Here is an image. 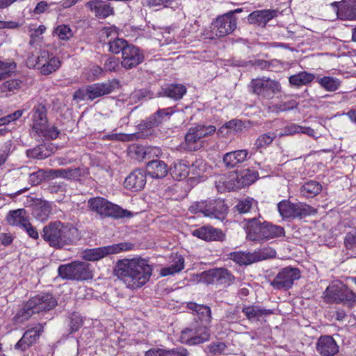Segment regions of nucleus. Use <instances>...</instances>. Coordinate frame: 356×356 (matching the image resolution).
<instances>
[{"instance_id":"nucleus-1","label":"nucleus","mask_w":356,"mask_h":356,"mask_svg":"<svg viewBox=\"0 0 356 356\" xmlns=\"http://www.w3.org/2000/svg\"><path fill=\"white\" fill-rule=\"evenodd\" d=\"M114 273L127 287L136 289L142 287L149 281L152 268L145 259H125L116 263Z\"/></svg>"},{"instance_id":"nucleus-2","label":"nucleus","mask_w":356,"mask_h":356,"mask_svg":"<svg viewBox=\"0 0 356 356\" xmlns=\"http://www.w3.org/2000/svg\"><path fill=\"white\" fill-rule=\"evenodd\" d=\"M42 237L51 247L58 249L72 245L79 239L76 227L60 221L51 222L44 226Z\"/></svg>"},{"instance_id":"nucleus-3","label":"nucleus","mask_w":356,"mask_h":356,"mask_svg":"<svg viewBox=\"0 0 356 356\" xmlns=\"http://www.w3.org/2000/svg\"><path fill=\"white\" fill-rule=\"evenodd\" d=\"M258 216L246 220V234L250 241L261 242L284 236L285 230L283 227L267 221L261 222L260 214Z\"/></svg>"},{"instance_id":"nucleus-4","label":"nucleus","mask_w":356,"mask_h":356,"mask_svg":"<svg viewBox=\"0 0 356 356\" xmlns=\"http://www.w3.org/2000/svg\"><path fill=\"white\" fill-rule=\"evenodd\" d=\"M56 300L51 293H42L31 298L15 316L17 323L28 320L33 314L47 312L54 308Z\"/></svg>"},{"instance_id":"nucleus-5","label":"nucleus","mask_w":356,"mask_h":356,"mask_svg":"<svg viewBox=\"0 0 356 356\" xmlns=\"http://www.w3.org/2000/svg\"><path fill=\"white\" fill-rule=\"evenodd\" d=\"M214 126L197 124L191 127L185 135L184 142L181 147L186 151H197L204 146V138L215 133Z\"/></svg>"},{"instance_id":"nucleus-6","label":"nucleus","mask_w":356,"mask_h":356,"mask_svg":"<svg viewBox=\"0 0 356 356\" xmlns=\"http://www.w3.org/2000/svg\"><path fill=\"white\" fill-rule=\"evenodd\" d=\"M58 275L63 280L83 281L93 277L90 264L84 261H73L60 265L58 268Z\"/></svg>"},{"instance_id":"nucleus-7","label":"nucleus","mask_w":356,"mask_h":356,"mask_svg":"<svg viewBox=\"0 0 356 356\" xmlns=\"http://www.w3.org/2000/svg\"><path fill=\"white\" fill-rule=\"evenodd\" d=\"M88 207L90 210L104 217L120 218L131 216L129 211L122 209L118 205L113 204L102 197L90 198L88 201Z\"/></svg>"},{"instance_id":"nucleus-8","label":"nucleus","mask_w":356,"mask_h":356,"mask_svg":"<svg viewBox=\"0 0 356 356\" xmlns=\"http://www.w3.org/2000/svg\"><path fill=\"white\" fill-rule=\"evenodd\" d=\"M192 213H202L211 218L223 219L227 211V206L222 200H210L193 202L189 207Z\"/></svg>"},{"instance_id":"nucleus-9","label":"nucleus","mask_w":356,"mask_h":356,"mask_svg":"<svg viewBox=\"0 0 356 356\" xmlns=\"http://www.w3.org/2000/svg\"><path fill=\"white\" fill-rule=\"evenodd\" d=\"M120 86L119 80L113 79L102 83H97L88 85L85 89H79L74 92V97L83 99H95L97 97L108 95L114 90L118 88Z\"/></svg>"},{"instance_id":"nucleus-10","label":"nucleus","mask_w":356,"mask_h":356,"mask_svg":"<svg viewBox=\"0 0 356 356\" xmlns=\"http://www.w3.org/2000/svg\"><path fill=\"white\" fill-rule=\"evenodd\" d=\"M277 209L282 218L302 219L316 213V210L302 202L293 203L282 200L277 204Z\"/></svg>"},{"instance_id":"nucleus-11","label":"nucleus","mask_w":356,"mask_h":356,"mask_svg":"<svg viewBox=\"0 0 356 356\" xmlns=\"http://www.w3.org/2000/svg\"><path fill=\"white\" fill-rule=\"evenodd\" d=\"M250 86L252 93L265 99H273L282 90L278 81L266 77L252 79Z\"/></svg>"},{"instance_id":"nucleus-12","label":"nucleus","mask_w":356,"mask_h":356,"mask_svg":"<svg viewBox=\"0 0 356 356\" xmlns=\"http://www.w3.org/2000/svg\"><path fill=\"white\" fill-rule=\"evenodd\" d=\"M276 251L270 247H266L252 252H235L230 254V259L240 266L250 265L262 260L274 258Z\"/></svg>"},{"instance_id":"nucleus-13","label":"nucleus","mask_w":356,"mask_h":356,"mask_svg":"<svg viewBox=\"0 0 356 356\" xmlns=\"http://www.w3.org/2000/svg\"><path fill=\"white\" fill-rule=\"evenodd\" d=\"M134 245L129 242H123L97 248L86 249L82 253L83 259L90 261H95L113 254H117L122 251L133 249Z\"/></svg>"},{"instance_id":"nucleus-14","label":"nucleus","mask_w":356,"mask_h":356,"mask_svg":"<svg viewBox=\"0 0 356 356\" xmlns=\"http://www.w3.org/2000/svg\"><path fill=\"white\" fill-rule=\"evenodd\" d=\"M209 337L210 332L206 326L194 324L181 331L179 341L187 346H195L208 341Z\"/></svg>"},{"instance_id":"nucleus-15","label":"nucleus","mask_w":356,"mask_h":356,"mask_svg":"<svg viewBox=\"0 0 356 356\" xmlns=\"http://www.w3.org/2000/svg\"><path fill=\"white\" fill-rule=\"evenodd\" d=\"M300 277V271L298 268L287 266L282 268L270 282V285L277 290L286 291L292 287L296 280Z\"/></svg>"},{"instance_id":"nucleus-16","label":"nucleus","mask_w":356,"mask_h":356,"mask_svg":"<svg viewBox=\"0 0 356 356\" xmlns=\"http://www.w3.org/2000/svg\"><path fill=\"white\" fill-rule=\"evenodd\" d=\"M212 31L218 38L233 33L237 27V18L227 13L218 16L212 24Z\"/></svg>"},{"instance_id":"nucleus-17","label":"nucleus","mask_w":356,"mask_h":356,"mask_svg":"<svg viewBox=\"0 0 356 356\" xmlns=\"http://www.w3.org/2000/svg\"><path fill=\"white\" fill-rule=\"evenodd\" d=\"M102 37H106L108 39L106 43L108 51L113 54L121 53L122 55L125 48L130 44L126 40L118 38V33L113 27L104 28L102 31Z\"/></svg>"},{"instance_id":"nucleus-18","label":"nucleus","mask_w":356,"mask_h":356,"mask_svg":"<svg viewBox=\"0 0 356 356\" xmlns=\"http://www.w3.org/2000/svg\"><path fill=\"white\" fill-rule=\"evenodd\" d=\"M144 58L143 51L134 44H130L123 51L121 65L126 70H131L142 63Z\"/></svg>"},{"instance_id":"nucleus-19","label":"nucleus","mask_w":356,"mask_h":356,"mask_svg":"<svg viewBox=\"0 0 356 356\" xmlns=\"http://www.w3.org/2000/svg\"><path fill=\"white\" fill-rule=\"evenodd\" d=\"M37 63L40 68V72L43 75H49L56 72L61 65L60 60L58 57L49 56L48 51H40L37 57Z\"/></svg>"},{"instance_id":"nucleus-20","label":"nucleus","mask_w":356,"mask_h":356,"mask_svg":"<svg viewBox=\"0 0 356 356\" xmlns=\"http://www.w3.org/2000/svg\"><path fill=\"white\" fill-rule=\"evenodd\" d=\"M42 332L43 326L40 323L33 327L28 329L15 345V348L21 351L26 350L38 341Z\"/></svg>"},{"instance_id":"nucleus-21","label":"nucleus","mask_w":356,"mask_h":356,"mask_svg":"<svg viewBox=\"0 0 356 356\" xmlns=\"http://www.w3.org/2000/svg\"><path fill=\"white\" fill-rule=\"evenodd\" d=\"M331 6L336 10L337 17L341 19H356V0L334 1Z\"/></svg>"},{"instance_id":"nucleus-22","label":"nucleus","mask_w":356,"mask_h":356,"mask_svg":"<svg viewBox=\"0 0 356 356\" xmlns=\"http://www.w3.org/2000/svg\"><path fill=\"white\" fill-rule=\"evenodd\" d=\"M45 101L37 103L31 111L32 130L33 132L48 123L47 108Z\"/></svg>"},{"instance_id":"nucleus-23","label":"nucleus","mask_w":356,"mask_h":356,"mask_svg":"<svg viewBox=\"0 0 356 356\" xmlns=\"http://www.w3.org/2000/svg\"><path fill=\"white\" fill-rule=\"evenodd\" d=\"M146 172L142 169H136L132 171L124 181V187L135 191L144 188L146 184Z\"/></svg>"},{"instance_id":"nucleus-24","label":"nucleus","mask_w":356,"mask_h":356,"mask_svg":"<svg viewBox=\"0 0 356 356\" xmlns=\"http://www.w3.org/2000/svg\"><path fill=\"white\" fill-rule=\"evenodd\" d=\"M249 156L248 149H238L227 152L223 155L222 161L228 169L239 167Z\"/></svg>"},{"instance_id":"nucleus-25","label":"nucleus","mask_w":356,"mask_h":356,"mask_svg":"<svg viewBox=\"0 0 356 356\" xmlns=\"http://www.w3.org/2000/svg\"><path fill=\"white\" fill-rule=\"evenodd\" d=\"M316 350L321 356H334L339 352V346L332 337L325 335L318 339Z\"/></svg>"},{"instance_id":"nucleus-26","label":"nucleus","mask_w":356,"mask_h":356,"mask_svg":"<svg viewBox=\"0 0 356 356\" xmlns=\"http://www.w3.org/2000/svg\"><path fill=\"white\" fill-rule=\"evenodd\" d=\"M193 235L206 241H222L225 234L221 229L211 226H202L193 231Z\"/></svg>"},{"instance_id":"nucleus-27","label":"nucleus","mask_w":356,"mask_h":356,"mask_svg":"<svg viewBox=\"0 0 356 356\" xmlns=\"http://www.w3.org/2000/svg\"><path fill=\"white\" fill-rule=\"evenodd\" d=\"M86 6L99 19H105L114 13L113 8L109 3L102 0H92Z\"/></svg>"},{"instance_id":"nucleus-28","label":"nucleus","mask_w":356,"mask_h":356,"mask_svg":"<svg viewBox=\"0 0 356 356\" xmlns=\"http://www.w3.org/2000/svg\"><path fill=\"white\" fill-rule=\"evenodd\" d=\"M277 13L276 10L270 9L253 11L248 16V21L250 24L264 27L268 22L277 16Z\"/></svg>"},{"instance_id":"nucleus-29","label":"nucleus","mask_w":356,"mask_h":356,"mask_svg":"<svg viewBox=\"0 0 356 356\" xmlns=\"http://www.w3.org/2000/svg\"><path fill=\"white\" fill-rule=\"evenodd\" d=\"M146 173L154 179L165 177L168 172L167 164L159 159L149 161L146 165Z\"/></svg>"},{"instance_id":"nucleus-30","label":"nucleus","mask_w":356,"mask_h":356,"mask_svg":"<svg viewBox=\"0 0 356 356\" xmlns=\"http://www.w3.org/2000/svg\"><path fill=\"white\" fill-rule=\"evenodd\" d=\"M333 297L337 303H342L352 308L356 305V293L346 286H343L333 293Z\"/></svg>"},{"instance_id":"nucleus-31","label":"nucleus","mask_w":356,"mask_h":356,"mask_svg":"<svg viewBox=\"0 0 356 356\" xmlns=\"http://www.w3.org/2000/svg\"><path fill=\"white\" fill-rule=\"evenodd\" d=\"M186 92V88L182 84L165 85L158 92L159 97H167L175 100L181 99Z\"/></svg>"},{"instance_id":"nucleus-32","label":"nucleus","mask_w":356,"mask_h":356,"mask_svg":"<svg viewBox=\"0 0 356 356\" xmlns=\"http://www.w3.org/2000/svg\"><path fill=\"white\" fill-rule=\"evenodd\" d=\"M51 204L45 200H37L32 205V214L40 221H45L51 213Z\"/></svg>"},{"instance_id":"nucleus-33","label":"nucleus","mask_w":356,"mask_h":356,"mask_svg":"<svg viewBox=\"0 0 356 356\" xmlns=\"http://www.w3.org/2000/svg\"><path fill=\"white\" fill-rule=\"evenodd\" d=\"M242 312L250 321H259L262 316H269L273 314V310L265 309L259 305H248L242 308Z\"/></svg>"},{"instance_id":"nucleus-34","label":"nucleus","mask_w":356,"mask_h":356,"mask_svg":"<svg viewBox=\"0 0 356 356\" xmlns=\"http://www.w3.org/2000/svg\"><path fill=\"white\" fill-rule=\"evenodd\" d=\"M6 220L10 225L22 227L29 220V218L24 209H18L9 211L6 216Z\"/></svg>"},{"instance_id":"nucleus-35","label":"nucleus","mask_w":356,"mask_h":356,"mask_svg":"<svg viewBox=\"0 0 356 356\" xmlns=\"http://www.w3.org/2000/svg\"><path fill=\"white\" fill-rule=\"evenodd\" d=\"M54 148L51 145L41 144L26 150V155L31 159H44L53 154Z\"/></svg>"},{"instance_id":"nucleus-36","label":"nucleus","mask_w":356,"mask_h":356,"mask_svg":"<svg viewBox=\"0 0 356 356\" xmlns=\"http://www.w3.org/2000/svg\"><path fill=\"white\" fill-rule=\"evenodd\" d=\"M52 177H61L67 179H76L81 176V170L79 168L67 169H51L48 172Z\"/></svg>"},{"instance_id":"nucleus-37","label":"nucleus","mask_w":356,"mask_h":356,"mask_svg":"<svg viewBox=\"0 0 356 356\" xmlns=\"http://www.w3.org/2000/svg\"><path fill=\"white\" fill-rule=\"evenodd\" d=\"M322 185L314 180L305 182L300 188V194L306 198H312L322 191Z\"/></svg>"},{"instance_id":"nucleus-38","label":"nucleus","mask_w":356,"mask_h":356,"mask_svg":"<svg viewBox=\"0 0 356 356\" xmlns=\"http://www.w3.org/2000/svg\"><path fill=\"white\" fill-rule=\"evenodd\" d=\"M315 78V74L303 71L289 76V81L291 86L299 88L312 83Z\"/></svg>"},{"instance_id":"nucleus-39","label":"nucleus","mask_w":356,"mask_h":356,"mask_svg":"<svg viewBox=\"0 0 356 356\" xmlns=\"http://www.w3.org/2000/svg\"><path fill=\"white\" fill-rule=\"evenodd\" d=\"M277 135L275 132L270 131L258 136L254 143V147L257 150L261 152V149L268 147L275 139Z\"/></svg>"},{"instance_id":"nucleus-40","label":"nucleus","mask_w":356,"mask_h":356,"mask_svg":"<svg viewBox=\"0 0 356 356\" xmlns=\"http://www.w3.org/2000/svg\"><path fill=\"white\" fill-rule=\"evenodd\" d=\"M317 82L323 88L329 92L336 91L341 85L339 79L331 76L317 78Z\"/></svg>"},{"instance_id":"nucleus-41","label":"nucleus","mask_w":356,"mask_h":356,"mask_svg":"<svg viewBox=\"0 0 356 356\" xmlns=\"http://www.w3.org/2000/svg\"><path fill=\"white\" fill-rule=\"evenodd\" d=\"M257 179V175L255 172H252L250 170H248L245 172L243 175L239 176H237L236 179V183L234 184V186L232 187V188H242L248 186L250 184H252L254 181Z\"/></svg>"},{"instance_id":"nucleus-42","label":"nucleus","mask_w":356,"mask_h":356,"mask_svg":"<svg viewBox=\"0 0 356 356\" xmlns=\"http://www.w3.org/2000/svg\"><path fill=\"white\" fill-rule=\"evenodd\" d=\"M257 205V202L252 198L247 197L245 199L240 200L234 207L235 211L240 214H245L250 212L253 209V206Z\"/></svg>"},{"instance_id":"nucleus-43","label":"nucleus","mask_w":356,"mask_h":356,"mask_svg":"<svg viewBox=\"0 0 356 356\" xmlns=\"http://www.w3.org/2000/svg\"><path fill=\"white\" fill-rule=\"evenodd\" d=\"M40 137H43L47 140H54L58 138L60 131L56 127H49L48 124L35 131Z\"/></svg>"},{"instance_id":"nucleus-44","label":"nucleus","mask_w":356,"mask_h":356,"mask_svg":"<svg viewBox=\"0 0 356 356\" xmlns=\"http://www.w3.org/2000/svg\"><path fill=\"white\" fill-rule=\"evenodd\" d=\"M184 259L181 257H178L177 260L175 262V264L170 265L168 267L163 268L161 270V274L162 276H167L169 275H172L175 273H178L184 269Z\"/></svg>"},{"instance_id":"nucleus-45","label":"nucleus","mask_w":356,"mask_h":356,"mask_svg":"<svg viewBox=\"0 0 356 356\" xmlns=\"http://www.w3.org/2000/svg\"><path fill=\"white\" fill-rule=\"evenodd\" d=\"M54 33H56L60 40L67 41L73 36V32L72 29L65 24L58 25L54 31Z\"/></svg>"},{"instance_id":"nucleus-46","label":"nucleus","mask_w":356,"mask_h":356,"mask_svg":"<svg viewBox=\"0 0 356 356\" xmlns=\"http://www.w3.org/2000/svg\"><path fill=\"white\" fill-rule=\"evenodd\" d=\"M189 173L188 167L181 163L175 164L173 168L171 170V174L177 179H185Z\"/></svg>"},{"instance_id":"nucleus-47","label":"nucleus","mask_w":356,"mask_h":356,"mask_svg":"<svg viewBox=\"0 0 356 356\" xmlns=\"http://www.w3.org/2000/svg\"><path fill=\"white\" fill-rule=\"evenodd\" d=\"M22 82L19 79H10L0 86L1 92H15L22 86Z\"/></svg>"},{"instance_id":"nucleus-48","label":"nucleus","mask_w":356,"mask_h":356,"mask_svg":"<svg viewBox=\"0 0 356 356\" xmlns=\"http://www.w3.org/2000/svg\"><path fill=\"white\" fill-rule=\"evenodd\" d=\"M70 332H76L83 325V319L79 314L72 313L69 316Z\"/></svg>"},{"instance_id":"nucleus-49","label":"nucleus","mask_w":356,"mask_h":356,"mask_svg":"<svg viewBox=\"0 0 356 356\" xmlns=\"http://www.w3.org/2000/svg\"><path fill=\"white\" fill-rule=\"evenodd\" d=\"M220 268H213L202 273V277L208 284H218Z\"/></svg>"},{"instance_id":"nucleus-50","label":"nucleus","mask_w":356,"mask_h":356,"mask_svg":"<svg viewBox=\"0 0 356 356\" xmlns=\"http://www.w3.org/2000/svg\"><path fill=\"white\" fill-rule=\"evenodd\" d=\"M234 276L226 268H220L217 284L230 285L234 281Z\"/></svg>"},{"instance_id":"nucleus-51","label":"nucleus","mask_w":356,"mask_h":356,"mask_svg":"<svg viewBox=\"0 0 356 356\" xmlns=\"http://www.w3.org/2000/svg\"><path fill=\"white\" fill-rule=\"evenodd\" d=\"M174 113L172 108L168 107L166 108L159 109L156 113H154L149 119L153 122V125L155 127L159 126L161 123H162L163 120L161 118V113H164L165 115H171Z\"/></svg>"},{"instance_id":"nucleus-52","label":"nucleus","mask_w":356,"mask_h":356,"mask_svg":"<svg viewBox=\"0 0 356 356\" xmlns=\"http://www.w3.org/2000/svg\"><path fill=\"white\" fill-rule=\"evenodd\" d=\"M227 346L226 343L220 341L212 342L207 346V350L209 353L213 355H218L222 354Z\"/></svg>"},{"instance_id":"nucleus-53","label":"nucleus","mask_w":356,"mask_h":356,"mask_svg":"<svg viewBox=\"0 0 356 356\" xmlns=\"http://www.w3.org/2000/svg\"><path fill=\"white\" fill-rule=\"evenodd\" d=\"M15 67V65L13 63L0 60V81L10 76Z\"/></svg>"},{"instance_id":"nucleus-54","label":"nucleus","mask_w":356,"mask_h":356,"mask_svg":"<svg viewBox=\"0 0 356 356\" xmlns=\"http://www.w3.org/2000/svg\"><path fill=\"white\" fill-rule=\"evenodd\" d=\"M44 179V172L40 170L29 175V181L32 186H35L41 183Z\"/></svg>"},{"instance_id":"nucleus-55","label":"nucleus","mask_w":356,"mask_h":356,"mask_svg":"<svg viewBox=\"0 0 356 356\" xmlns=\"http://www.w3.org/2000/svg\"><path fill=\"white\" fill-rule=\"evenodd\" d=\"M23 114V110H17L14 113L0 118V125L8 124V123L19 119Z\"/></svg>"},{"instance_id":"nucleus-56","label":"nucleus","mask_w":356,"mask_h":356,"mask_svg":"<svg viewBox=\"0 0 356 356\" xmlns=\"http://www.w3.org/2000/svg\"><path fill=\"white\" fill-rule=\"evenodd\" d=\"M344 245L348 250L356 247V230L354 232H348L344 238Z\"/></svg>"},{"instance_id":"nucleus-57","label":"nucleus","mask_w":356,"mask_h":356,"mask_svg":"<svg viewBox=\"0 0 356 356\" xmlns=\"http://www.w3.org/2000/svg\"><path fill=\"white\" fill-rule=\"evenodd\" d=\"M11 143L8 142L6 143L4 146L0 149V166L3 165L8 159Z\"/></svg>"},{"instance_id":"nucleus-58","label":"nucleus","mask_w":356,"mask_h":356,"mask_svg":"<svg viewBox=\"0 0 356 356\" xmlns=\"http://www.w3.org/2000/svg\"><path fill=\"white\" fill-rule=\"evenodd\" d=\"M301 126L296 124H291L289 125H286L284 129L283 133L281 134L282 136H289V135H293L295 134H299L300 131L301 130Z\"/></svg>"},{"instance_id":"nucleus-59","label":"nucleus","mask_w":356,"mask_h":356,"mask_svg":"<svg viewBox=\"0 0 356 356\" xmlns=\"http://www.w3.org/2000/svg\"><path fill=\"white\" fill-rule=\"evenodd\" d=\"M119 67V60L114 57L108 58L104 64V68L107 71H115Z\"/></svg>"},{"instance_id":"nucleus-60","label":"nucleus","mask_w":356,"mask_h":356,"mask_svg":"<svg viewBox=\"0 0 356 356\" xmlns=\"http://www.w3.org/2000/svg\"><path fill=\"white\" fill-rule=\"evenodd\" d=\"M136 159L138 161L146 160V147L136 146L134 148L133 151Z\"/></svg>"},{"instance_id":"nucleus-61","label":"nucleus","mask_w":356,"mask_h":356,"mask_svg":"<svg viewBox=\"0 0 356 356\" xmlns=\"http://www.w3.org/2000/svg\"><path fill=\"white\" fill-rule=\"evenodd\" d=\"M169 350L154 348L145 352V356H168Z\"/></svg>"},{"instance_id":"nucleus-62","label":"nucleus","mask_w":356,"mask_h":356,"mask_svg":"<svg viewBox=\"0 0 356 356\" xmlns=\"http://www.w3.org/2000/svg\"><path fill=\"white\" fill-rule=\"evenodd\" d=\"M26 230V233L29 236L34 239H38L39 237V234L37 229L31 225L30 221L29 220L26 223L24 224L22 227Z\"/></svg>"},{"instance_id":"nucleus-63","label":"nucleus","mask_w":356,"mask_h":356,"mask_svg":"<svg viewBox=\"0 0 356 356\" xmlns=\"http://www.w3.org/2000/svg\"><path fill=\"white\" fill-rule=\"evenodd\" d=\"M161 154V149L156 147H146V160L154 159Z\"/></svg>"},{"instance_id":"nucleus-64","label":"nucleus","mask_w":356,"mask_h":356,"mask_svg":"<svg viewBox=\"0 0 356 356\" xmlns=\"http://www.w3.org/2000/svg\"><path fill=\"white\" fill-rule=\"evenodd\" d=\"M67 188V185L63 182H54L49 186V190L51 193L65 192Z\"/></svg>"}]
</instances>
